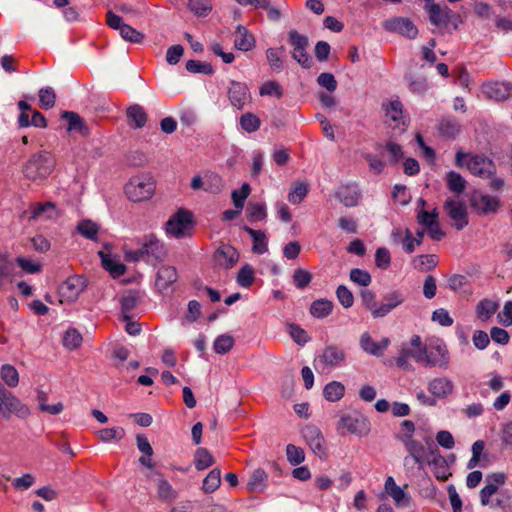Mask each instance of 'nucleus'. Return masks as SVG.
<instances>
[{
    "label": "nucleus",
    "instance_id": "f257e3e1",
    "mask_svg": "<svg viewBox=\"0 0 512 512\" xmlns=\"http://www.w3.org/2000/svg\"><path fill=\"white\" fill-rule=\"evenodd\" d=\"M455 164L459 168L466 167L471 174L481 178H490L496 172V166L491 159L483 155L465 153L461 149L456 152Z\"/></svg>",
    "mask_w": 512,
    "mask_h": 512
},
{
    "label": "nucleus",
    "instance_id": "f03ea898",
    "mask_svg": "<svg viewBox=\"0 0 512 512\" xmlns=\"http://www.w3.org/2000/svg\"><path fill=\"white\" fill-rule=\"evenodd\" d=\"M55 167L53 155L47 151H41L31 156L23 167L24 176L32 181H41L47 178Z\"/></svg>",
    "mask_w": 512,
    "mask_h": 512
},
{
    "label": "nucleus",
    "instance_id": "7ed1b4c3",
    "mask_svg": "<svg viewBox=\"0 0 512 512\" xmlns=\"http://www.w3.org/2000/svg\"><path fill=\"white\" fill-rule=\"evenodd\" d=\"M156 183L150 174L135 175L125 185V193L133 202L150 199L155 193Z\"/></svg>",
    "mask_w": 512,
    "mask_h": 512
},
{
    "label": "nucleus",
    "instance_id": "20e7f679",
    "mask_svg": "<svg viewBox=\"0 0 512 512\" xmlns=\"http://www.w3.org/2000/svg\"><path fill=\"white\" fill-rule=\"evenodd\" d=\"M422 366L426 368L447 369L450 363V354L443 340L436 339L425 344Z\"/></svg>",
    "mask_w": 512,
    "mask_h": 512
},
{
    "label": "nucleus",
    "instance_id": "39448f33",
    "mask_svg": "<svg viewBox=\"0 0 512 512\" xmlns=\"http://www.w3.org/2000/svg\"><path fill=\"white\" fill-rule=\"evenodd\" d=\"M425 344L419 335H413L409 343L403 344L395 362L398 367L404 370H412L413 366L410 359H413L417 364L422 366Z\"/></svg>",
    "mask_w": 512,
    "mask_h": 512
},
{
    "label": "nucleus",
    "instance_id": "423d86ee",
    "mask_svg": "<svg viewBox=\"0 0 512 512\" xmlns=\"http://www.w3.org/2000/svg\"><path fill=\"white\" fill-rule=\"evenodd\" d=\"M336 429L341 435L354 434L358 437H365L370 433L371 425L366 416L354 412L341 416Z\"/></svg>",
    "mask_w": 512,
    "mask_h": 512
},
{
    "label": "nucleus",
    "instance_id": "0eeeda50",
    "mask_svg": "<svg viewBox=\"0 0 512 512\" xmlns=\"http://www.w3.org/2000/svg\"><path fill=\"white\" fill-rule=\"evenodd\" d=\"M346 358V353L342 348L336 345H329L316 357L314 367L318 372L328 373L343 366Z\"/></svg>",
    "mask_w": 512,
    "mask_h": 512
},
{
    "label": "nucleus",
    "instance_id": "6e6552de",
    "mask_svg": "<svg viewBox=\"0 0 512 512\" xmlns=\"http://www.w3.org/2000/svg\"><path fill=\"white\" fill-rule=\"evenodd\" d=\"M12 415L27 418L30 415V409L0 383V416L10 419Z\"/></svg>",
    "mask_w": 512,
    "mask_h": 512
},
{
    "label": "nucleus",
    "instance_id": "1a4fd4ad",
    "mask_svg": "<svg viewBox=\"0 0 512 512\" xmlns=\"http://www.w3.org/2000/svg\"><path fill=\"white\" fill-rule=\"evenodd\" d=\"M427 444V448L425 446L415 440L414 438H406L402 444L405 447L408 455L404 458L403 463L406 468H410L411 463L417 465L418 469H423L426 461L430 457L429 455V447H436L431 439H425Z\"/></svg>",
    "mask_w": 512,
    "mask_h": 512
},
{
    "label": "nucleus",
    "instance_id": "9d476101",
    "mask_svg": "<svg viewBox=\"0 0 512 512\" xmlns=\"http://www.w3.org/2000/svg\"><path fill=\"white\" fill-rule=\"evenodd\" d=\"M194 227L193 215L186 209H179L166 222V233L174 238L191 236Z\"/></svg>",
    "mask_w": 512,
    "mask_h": 512
},
{
    "label": "nucleus",
    "instance_id": "9b49d317",
    "mask_svg": "<svg viewBox=\"0 0 512 512\" xmlns=\"http://www.w3.org/2000/svg\"><path fill=\"white\" fill-rule=\"evenodd\" d=\"M302 435L313 453L320 458L326 456V448L324 446L325 440L322 432L315 425H307L302 430Z\"/></svg>",
    "mask_w": 512,
    "mask_h": 512
},
{
    "label": "nucleus",
    "instance_id": "f8f14e48",
    "mask_svg": "<svg viewBox=\"0 0 512 512\" xmlns=\"http://www.w3.org/2000/svg\"><path fill=\"white\" fill-rule=\"evenodd\" d=\"M429 455L426 464L431 467L434 476L441 481L447 480L451 476L447 459L440 454L437 447H429Z\"/></svg>",
    "mask_w": 512,
    "mask_h": 512
},
{
    "label": "nucleus",
    "instance_id": "ddd939ff",
    "mask_svg": "<svg viewBox=\"0 0 512 512\" xmlns=\"http://www.w3.org/2000/svg\"><path fill=\"white\" fill-rule=\"evenodd\" d=\"M239 260V253L230 245H221L213 254L214 266L219 269L229 270Z\"/></svg>",
    "mask_w": 512,
    "mask_h": 512
},
{
    "label": "nucleus",
    "instance_id": "4468645a",
    "mask_svg": "<svg viewBox=\"0 0 512 512\" xmlns=\"http://www.w3.org/2000/svg\"><path fill=\"white\" fill-rule=\"evenodd\" d=\"M444 209L454 221L457 230H462L468 224L467 210L463 202L449 198L445 201Z\"/></svg>",
    "mask_w": 512,
    "mask_h": 512
},
{
    "label": "nucleus",
    "instance_id": "2eb2a0df",
    "mask_svg": "<svg viewBox=\"0 0 512 512\" xmlns=\"http://www.w3.org/2000/svg\"><path fill=\"white\" fill-rule=\"evenodd\" d=\"M228 98L233 107L242 110L246 103L250 101L251 96L245 83L230 81L228 85Z\"/></svg>",
    "mask_w": 512,
    "mask_h": 512
},
{
    "label": "nucleus",
    "instance_id": "dca6fc26",
    "mask_svg": "<svg viewBox=\"0 0 512 512\" xmlns=\"http://www.w3.org/2000/svg\"><path fill=\"white\" fill-rule=\"evenodd\" d=\"M383 27L387 31L397 32L410 39H414L418 34L416 26L410 20L402 17L385 20L383 22Z\"/></svg>",
    "mask_w": 512,
    "mask_h": 512
},
{
    "label": "nucleus",
    "instance_id": "f3484780",
    "mask_svg": "<svg viewBox=\"0 0 512 512\" xmlns=\"http://www.w3.org/2000/svg\"><path fill=\"white\" fill-rule=\"evenodd\" d=\"M85 287L84 280L78 276L69 277L59 287L61 301L73 302Z\"/></svg>",
    "mask_w": 512,
    "mask_h": 512
},
{
    "label": "nucleus",
    "instance_id": "a211bd4d",
    "mask_svg": "<svg viewBox=\"0 0 512 512\" xmlns=\"http://www.w3.org/2000/svg\"><path fill=\"white\" fill-rule=\"evenodd\" d=\"M427 389L435 399H446L452 395L454 384L448 377L440 376L432 378L427 384Z\"/></svg>",
    "mask_w": 512,
    "mask_h": 512
},
{
    "label": "nucleus",
    "instance_id": "6ab92c4d",
    "mask_svg": "<svg viewBox=\"0 0 512 512\" xmlns=\"http://www.w3.org/2000/svg\"><path fill=\"white\" fill-rule=\"evenodd\" d=\"M405 300L403 293L399 290L391 291L383 296L378 310L374 311V318H383L393 309L400 306Z\"/></svg>",
    "mask_w": 512,
    "mask_h": 512
},
{
    "label": "nucleus",
    "instance_id": "aec40b11",
    "mask_svg": "<svg viewBox=\"0 0 512 512\" xmlns=\"http://www.w3.org/2000/svg\"><path fill=\"white\" fill-rule=\"evenodd\" d=\"M471 205L481 214L494 213L499 207V199L487 194L474 193L471 198Z\"/></svg>",
    "mask_w": 512,
    "mask_h": 512
},
{
    "label": "nucleus",
    "instance_id": "412c9836",
    "mask_svg": "<svg viewBox=\"0 0 512 512\" xmlns=\"http://www.w3.org/2000/svg\"><path fill=\"white\" fill-rule=\"evenodd\" d=\"M425 10L429 15L430 22L435 26L447 25L453 13L447 5H440L437 3L425 5Z\"/></svg>",
    "mask_w": 512,
    "mask_h": 512
},
{
    "label": "nucleus",
    "instance_id": "4be33fe9",
    "mask_svg": "<svg viewBox=\"0 0 512 512\" xmlns=\"http://www.w3.org/2000/svg\"><path fill=\"white\" fill-rule=\"evenodd\" d=\"M360 347L367 354L380 357L390 345V339L385 337L380 342H375L368 332L361 335L359 341Z\"/></svg>",
    "mask_w": 512,
    "mask_h": 512
},
{
    "label": "nucleus",
    "instance_id": "5701e85b",
    "mask_svg": "<svg viewBox=\"0 0 512 512\" xmlns=\"http://www.w3.org/2000/svg\"><path fill=\"white\" fill-rule=\"evenodd\" d=\"M141 247L146 258L152 257L155 260H162L166 255L164 244L153 234L143 237Z\"/></svg>",
    "mask_w": 512,
    "mask_h": 512
},
{
    "label": "nucleus",
    "instance_id": "b1692460",
    "mask_svg": "<svg viewBox=\"0 0 512 512\" xmlns=\"http://www.w3.org/2000/svg\"><path fill=\"white\" fill-rule=\"evenodd\" d=\"M384 488L386 493L393 499L398 507H406L409 505L410 498L403 488L398 486L392 476H388L385 480Z\"/></svg>",
    "mask_w": 512,
    "mask_h": 512
},
{
    "label": "nucleus",
    "instance_id": "393cba45",
    "mask_svg": "<svg viewBox=\"0 0 512 512\" xmlns=\"http://www.w3.org/2000/svg\"><path fill=\"white\" fill-rule=\"evenodd\" d=\"M256 45L255 37L248 29L242 25H238L234 31V47L240 51L247 52L252 50Z\"/></svg>",
    "mask_w": 512,
    "mask_h": 512
},
{
    "label": "nucleus",
    "instance_id": "a878e982",
    "mask_svg": "<svg viewBox=\"0 0 512 512\" xmlns=\"http://www.w3.org/2000/svg\"><path fill=\"white\" fill-rule=\"evenodd\" d=\"M178 279L177 271L172 266H162L156 277L155 285L160 292L166 291Z\"/></svg>",
    "mask_w": 512,
    "mask_h": 512
},
{
    "label": "nucleus",
    "instance_id": "bb28decb",
    "mask_svg": "<svg viewBox=\"0 0 512 512\" xmlns=\"http://www.w3.org/2000/svg\"><path fill=\"white\" fill-rule=\"evenodd\" d=\"M98 255L101 258L103 268L107 270L112 277L116 278L125 273V265L122 264L115 256L104 251H99Z\"/></svg>",
    "mask_w": 512,
    "mask_h": 512
},
{
    "label": "nucleus",
    "instance_id": "cd10ccee",
    "mask_svg": "<svg viewBox=\"0 0 512 512\" xmlns=\"http://www.w3.org/2000/svg\"><path fill=\"white\" fill-rule=\"evenodd\" d=\"M512 85L510 83H487L483 86V93L496 101L509 97Z\"/></svg>",
    "mask_w": 512,
    "mask_h": 512
},
{
    "label": "nucleus",
    "instance_id": "c85d7f7f",
    "mask_svg": "<svg viewBox=\"0 0 512 512\" xmlns=\"http://www.w3.org/2000/svg\"><path fill=\"white\" fill-rule=\"evenodd\" d=\"M127 118L130 127L139 129L146 124L147 114L142 106L135 104L127 109Z\"/></svg>",
    "mask_w": 512,
    "mask_h": 512
},
{
    "label": "nucleus",
    "instance_id": "c756f323",
    "mask_svg": "<svg viewBox=\"0 0 512 512\" xmlns=\"http://www.w3.org/2000/svg\"><path fill=\"white\" fill-rule=\"evenodd\" d=\"M386 121L393 123L394 126H398L403 123V111L402 104L398 100L390 101L384 104Z\"/></svg>",
    "mask_w": 512,
    "mask_h": 512
},
{
    "label": "nucleus",
    "instance_id": "7c9ffc66",
    "mask_svg": "<svg viewBox=\"0 0 512 512\" xmlns=\"http://www.w3.org/2000/svg\"><path fill=\"white\" fill-rule=\"evenodd\" d=\"M245 231L251 236L253 240L252 251L256 254H264L268 251V241L266 234L261 230H254L250 227H245Z\"/></svg>",
    "mask_w": 512,
    "mask_h": 512
},
{
    "label": "nucleus",
    "instance_id": "2f4dec72",
    "mask_svg": "<svg viewBox=\"0 0 512 512\" xmlns=\"http://www.w3.org/2000/svg\"><path fill=\"white\" fill-rule=\"evenodd\" d=\"M411 264L414 269L420 272H427L437 266L438 259L434 254L417 255L412 259Z\"/></svg>",
    "mask_w": 512,
    "mask_h": 512
},
{
    "label": "nucleus",
    "instance_id": "473e14b6",
    "mask_svg": "<svg viewBox=\"0 0 512 512\" xmlns=\"http://www.w3.org/2000/svg\"><path fill=\"white\" fill-rule=\"evenodd\" d=\"M360 193L356 186H344L337 192V198L346 207L356 206L358 203Z\"/></svg>",
    "mask_w": 512,
    "mask_h": 512
},
{
    "label": "nucleus",
    "instance_id": "72a5a7b5",
    "mask_svg": "<svg viewBox=\"0 0 512 512\" xmlns=\"http://www.w3.org/2000/svg\"><path fill=\"white\" fill-rule=\"evenodd\" d=\"M499 308V303L492 299H483L476 306L477 317L481 321H487L492 315L495 314Z\"/></svg>",
    "mask_w": 512,
    "mask_h": 512
},
{
    "label": "nucleus",
    "instance_id": "f704fd0d",
    "mask_svg": "<svg viewBox=\"0 0 512 512\" xmlns=\"http://www.w3.org/2000/svg\"><path fill=\"white\" fill-rule=\"evenodd\" d=\"M344 394L345 386L339 381H331L323 389V396L329 402L339 401Z\"/></svg>",
    "mask_w": 512,
    "mask_h": 512
},
{
    "label": "nucleus",
    "instance_id": "c9c22d12",
    "mask_svg": "<svg viewBox=\"0 0 512 512\" xmlns=\"http://www.w3.org/2000/svg\"><path fill=\"white\" fill-rule=\"evenodd\" d=\"M448 189L456 195H460L466 189L467 182L461 174L455 171H449L446 175Z\"/></svg>",
    "mask_w": 512,
    "mask_h": 512
},
{
    "label": "nucleus",
    "instance_id": "e433bc0d",
    "mask_svg": "<svg viewBox=\"0 0 512 512\" xmlns=\"http://www.w3.org/2000/svg\"><path fill=\"white\" fill-rule=\"evenodd\" d=\"M309 191L308 184L303 181H298L292 184L289 194L288 200L292 204H299L304 200Z\"/></svg>",
    "mask_w": 512,
    "mask_h": 512
},
{
    "label": "nucleus",
    "instance_id": "4c0bfd02",
    "mask_svg": "<svg viewBox=\"0 0 512 512\" xmlns=\"http://www.w3.org/2000/svg\"><path fill=\"white\" fill-rule=\"evenodd\" d=\"M333 303L326 299L315 300L310 306V313L316 318H324L331 314Z\"/></svg>",
    "mask_w": 512,
    "mask_h": 512
},
{
    "label": "nucleus",
    "instance_id": "58836bf2",
    "mask_svg": "<svg viewBox=\"0 0 512 512\" xmlns=\"http://www.w3.org/2000/svg\"><path fill=\"white\" fill-rule=\"evenodd\" d=\"M0 377L10 388H15L19 384V373L17 369L10 364L2 365L0 369Z\"/></svg>",
    "mask_w": 512,
    "mask_h": 512
},
{
    "label": "nucleus",
    "instance_id": "ea45409f",
    "mask_svg": "<svg viewBox=\"0 0 512 512\" xmlns=\"http://www.w3.org/2000/svg\"><path fill=\"white\" fill-rule=\"evenodd\" d=\"M267 474L263 469H256L250 476L247 487L251 492H260L264 489L267 481Z\"/></svg>",
    "mask_w": 512,
    "mask_h": 512
},
{
    "label": "nucleus",
    "instance_id": "a19ab883",
    "mask_svg": "<svg viewBox=\"0 0 512 512\" xmlns=\"http://www.w3.org/2000/svg\"><path fill=\"white\" fill-rule=\"evenodd\" d=\"M77 231L80 235L87 239L96 240L99 227L95 222L91 220H82L77 225Z\"/></svg>",
    "mask_w": 512,
    "mask_h": 512
},
{
    "label": "nucleus",
    "instance_id": "79ce46f5",
    "mask_svg": "<svg viewBox=\"0 0 512 512\" xmlns=\"http://www.w3.org/2000/svg\"><path fill=\"white\" fill-rule=\"evenodd\" d=\"M405 234H406V240L404 243V251L407 254H411L415 251L416 246H419L423 242L424 232L423 231H417L415 235L412 234V232L405 228Z\"/></svg>",
    "mask_w": 512,
    "mask_h": 512
},
{
    "label": "nucleus",
    "instance_id": "37998d69",
    "mask_svg": "<svg viewBox=\"0 0 512 512\" xmlns=\"http://www.w3.org/2000/svg\"><path fill=\"white\" fill-rule=\"evenodd\" d=\"M194 463L197 470H204L214 463V459L205 448H198L194 456Z\"/></svg>",
    "mask_w": 512,
    "mask_h": 512
},
{
    "label": "nucleus",
    "instance_id": "c03bdc74",
    "mask_svg": "<svg viewBox=\"0 0 512 512\" xmlns=\"http://www.w3.org/2000/svg\"><path fill=\"white\" fill-rule=\"evenodd\" d=\"M221 483V471L217 468L211 470L203 480V490L206 493L214 492Z\"/></svg>",
    "mask_w": 512,
    "mask_h": 512
},
{
    "label": "nucleus",
    "instance_id": "a18cd8bd",
    "mask_svg": "<svg viewBox=\"0 0 512 512\" xmlns=\"http://www.w3.org/2000/svg\"><path fill=\"white\" fill-rule=\"evenodd\" d=\"M254 279V268L249 264H245L237 274V283L244 288L250 287L253 284Z\"/></svg>",
    "mask_w": 512,
    "mask_h": 512
},
{
    "label": "nucleus",
    "instance_id": "49530a36",
    "mask_svg": "<svg viewBox=\"0 0 512 512\" xmlns=\"http://www.w3.org/2000/svg\"><path fill=\"white\" fill-rule=\"evenodd\" d=\"M189 9L199 17H205L212 10L210 0H188Z\"/></svg>",
    "mask_w": 512,
    "mask_h": 512
},
{
    "label": "nucleus",
    "instance_id": "de8ad7c7",
    "mask_svg": "<svg viewBox=\"0 0 512 512\" xmlns=\"http://www.w3.org/2000/svg\"><path fill=\"white\" fill-rule=\"evenodd\" d=\"M102 442H110L112 440H121L125 436V430L122 427L104 428L97 432Z\"/></svg>",
    "mask_w": 512,
    "mask_h": 512
},
{
    "label": "nucleus",
    "instance_id": "09e8293b",
    "mask_svg": "<svg viewBox=\"0 0 512 512\" xmlns=\"http://www.w3.org/2000/svg\"><path fill=\"white\" fill-rule=\"evenodd\" d=\"M39 104L44 109L54 107L56 101V94L52 87L41 88L38 92Z\"/></svg>",
    "mask_w": 512,
    "mask_h": 512
},
{
    "label": "nucleus",
    "instance_id": "8fccbe9b",
    "mask_svg": "<svg viewBox=\"0 0 512 512\" xmlns=\"http://www.w3.org/2000/svg\"><path fill=\"white\" fill-rule=\"evenodd\" d=\"M251 188L248 183H243L241 188L232 192V200L235 208L242 210L244 207L245 200L250 195Z\"/></svg>",
    "mask_w": 512,
    "mask_h": 512
},
{
    "label": "nucleus",
    "instance_id": "3c124183",
    "mask_svg": "<svg viewBox=\"0 0 512 512\" xmlns=\"http://www.w3.org/2000/svg\"><path fill=\"white\" fill-rule=\"evenodd\" d=\"M287 460L291 465H299L305 460V453L301 447L294 444H288L286 446Z\"/></svg>",
    "mask_w": 512,
    "mask_h": 512
},
{
    "label": "nucleus",
    "instance_id": "603ef678",
    "mask_svg": "<svg viewBox=\"0 0 512 512\" xmlns=\"http://www.w3.org/2000/svg\"><path fill=\"white\" fill-rule=\"evenodd\" d=\"M82 343L81 334L74 328L68 329L63 336V345L70 350L77 349Z\"/></svg>",
    "mask_w": 512,
    "mask_h": 512
},
{
    "label": "nucleus",
    "instance_id": "864d4df0",
    "mask_svg": "<svg viewBox=\"0 0 512 512\" xmlns=\"http://www.w3.org/2000/svg\"><path fill=\"white\" fill-rule=\"evenodd\" d=\"M233 345V337L227 334H223L215 339L213 347L217 354H225L232 349Z\"/></svg>",
    "mask_w": 512,
    "mask_h": 512
},
{
    "label": "nucleus",
    "instance_id": "5fc2aeb1",
    "mask_svg": "<svg viewBox=\"0 0 512 512\" xmlns=\"http://www.w3.org/2000/svg\"><path fill=\"white\" fill-rule=\"evenodd\" d=\"M123 40L135 44H139L144 39V34L136 30L132 26L125 24L119 32Z\"/></svg>",
    "mask_w": 512,
    "mask_h": 512
},
{
    "label": "nucleus",
    "instance_id": "6e6d98bb",
    "mask_svg": "<svg viewBox=\"0 0 512 512\" xmlns=\"http://www.w3.org/2000/svg\"><path fill=\"white\" fill-rule=\"evenodd\" d=\"M350 280L360 286L367 287L372 282L370 273L360 268H354L350 271Z\"/></svg>",
    "mask_w": 512,
    "mask_h": 512
},
{
    "label": "nucleus",
    "instance_id": "4d7b16f0",
    "mask_svg": "<svg viewBox=\"0 0 512 512\" xmlns=\"http://www.w3.org/2000/svg\"><path fill=\"white\" fill-rule=\"evenodd\" d=\"M55 214V207L52 203H45L36 206L32 210V219H50Z\"/></svg>",
    "mask_w": 512,
    "mask_h": 512
},
{
    "label": "nucleus",
    "instance_id": "13d9d810",
    "mask_svg": "<svg viewBox=\"0 0 512 512\" xmlns=\"http://www.w3.org/2000/svg\"><path fill=\"white\" fill-rule=\"evenodd\" d=\"M247 216L252 221H261L266 218V205L264 203H250L247 207Z\"/></svg>",
    "mask_w": 512,
    "mask_h": 512
},
{
    "label": "nucleus",
    "instance_id": "bf43d9fd",
    "mask_svg": "<svg viewBox=\"0 0 512 512\" xmlns=\"http://www.w3.org/2000/svg\"><path fill=\"white\" fill-rule=\"evenodd\" d=\"M240 125L243 130L248 133H252L259 129L260 120L256 115L252 113H246L241 116Z\"/></svg>",
    "mask_w": 512,
    "mask_h": 512
},
{
    "label": "nucleus",
    "instance_id": "052dcab7",
    "mask_svg": "<svg viewBox=\"0 0 512 512\" xmlns=\"http://www.w3.org/2000/svg\"><path fill=\"white\" fill-rule=\"evenodd\" d=\"M186 69L191 73H203L206 75H211L214 72L211 64L197 60H188L186 63Z\"/></svg>",
    "mask_w": 512,
    "mask_h": 512
},
{
    "label": "nucleus",
    "instance_id": "680f3d73",
    "mask_svg": "<svg viewBox=\"0 0 512 512\" xmlns=\"http://www.w3.org/2000/svg\"><path fill=\"white\" fill-rule=\"evenodd\" d=\"M363 306L369 310L374 317V311L378 310L379 304L376 302V295L373 291L365 289L360 293Z\"/></svg>",
    "mask_w": 512,
    "mask_h": 512
},
{
    "label": "nucleus",
    "instance_id": "e2e57ef3",
    "mask_svg": "<svg viewBox=\"0 0 512 512\" xmlns=\"http://www.w3.org/2000/svg\"><path fill=\"white\" fill-rule=\"evenodd\" d=\"M293 282L298 289L306 288L312 280V275L308 271L298 268L294 270L292 276Z\"/></svg>",
    "mask_w": 512,
    "mask_h": 512
},
{
    "label": "nucleus",
    "instance_id": "0e129e2a",
    "mask_svg": "<svg viewBox=\"0 0 512 512\" xmlns=\"http://www.w3.org/2000/svg\"><path fill=\"white\" fill-rule=\"evenodd\" d=\"M336 296L340 304L344 308H350L354 304V297L352 292L344 285L338 286Z\"/></svg>",
    "mask_w": 512,
    "mask_h": 512
},
{
    "label": "nucleus",
    "instance_id": "69168bd1",
    "mask_svg": "<svg viewBox=\"0 0 512 512\" xmlns=\"http://www.w3.org/2000/svg\"><path fill=\"white\" fill-rule=\"evenodd\" d=\"M375 264L378 268L386 270L391 264L390 252L385 247H379L375 253Z\"/></svg>",
    "mask_w": 512,
    "mask_h": 512
},
{
    "label": "nucleus",
    "instance_id": "338daca9",
    "mask_svg": "<svg viewBox=\"0 0 512 512\" xmlns=\"http://www.w3.org/2000/svg\"><path fill=\"white\" fill-rule=\"evenodd\" d=\"M259 92L261 96H275L277 98H281L283 94L281 86L274 81L263 83Z\"/></svg>",
    "mask_w": 512,
    "mask_h": 512
},
{
    "label": "nucleus",
    "instance_id": "774afa93",
    "mask_svg": "<svg viewBox=\"0 0 512 512\" xmlns=\"http://www.w3.org/2000/svg\"><path fill=\"white\" fill-rule=\"evenodd\" d=\"M267 61L270 67L275 71L283 69V61L281 59V52L278 49L269 48L266 51Z\"/></svg>",
    "mask_w": 512,
    "mask_h": 512
}]
</instances>
